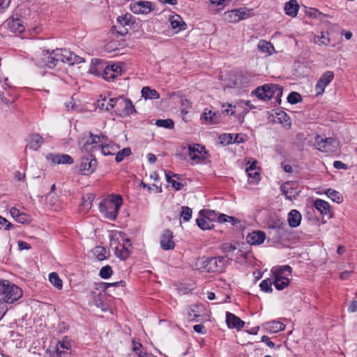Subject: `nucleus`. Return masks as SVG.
Listing matches in <instances>:
<instances>
[{
  "label": "nucleus",
  "instance_id": "obj_1",
  "mask_svg": "<svg viewBox=\"0 0 357 357\" xmlns=\"http://www.w3.org/2000/svg\"><path fill=\"white\" fill-rule=\"evenodd\" d=\"M122 204L123 199L121 196L113 195L109 199L103 200L99 204V209L105 218L114 220L118 215Z\"/></svg>",
  "mask_w": 357,
  "mask_h": 357
},
{
  "label": "nucleus",
  "instance_id": "obj_2",
  "mask_svg": "<svg viewBox=\"0 0 357 357\" xmlns=\"http://www.w3.org/2000/svg\"><path fill=\"white\" fill-rule=\"evenodd\" d=\"M22 296V290L6 280H0V301L13 303Z\"/></svg>",
  "mask_w": 357,
  "mask_h": 357
},
{
  "label": "nucleus",
  "instance_id": "obj_3",
  "mask_svg": "<svg viewBox=\"0 0 357 357\" xmlns=\"http://www.w3.org/2000/svg\"><path fill=\"white\" fill-rule=\"evenodd\" d=\"M132 18V15L128 13L119 16L116 20V24L111 29L112 32L116 33L118 36H126L128 33L127 26H130L134 23Z\"/></svg>",
  "mask_w": 357,
  "mask_h": 357
},
{
  "label": "nucleus",
  "instance_id": "obj_4",
  "mask_svg": "<svg viewBox=\"0 0 357 357\" xmlns=\"http://www.w3.org/2000/svg\"><path fill=\"white\" fill-rule=\"evenodd\" d=\"M226 266L224 257L207 258L202 261V268L208 273L222 272Z\"/></svg>",
  "mask_w": 357,
  "mask_h": 357
},
{
  "label": "nucleus",
  "instance_id": "obj_5",
  "mask_svg": "<svg viewBox=\"0 0 357 357\" xmlns=\"http://www.w3.org/2000/svg\"><path fill=\"white\" fill-rule=\"evenodd\" d=\"M337 143L333 137L323 138L319 135L315 137L314 146L316 148L324 153H331L335 151Z\"/></svg>",
  "mask_w": 357,
  "mask_h": 357
},
{
  "label": "nucleus",
  "instance_id": "obj_6",
  "mask_svg": "<svg viewBox=\"0 0 357 357\" xmlns=\"http://www.w3.org/2000/svg\"><path fill=\"white\" fill-rule=\"evenodd\" d=\"M252 9L240 8L226 13L225 16L230 22H237L252 16Z\"/></svg>",
  "mask_w": 357,
  "mask_h": 357
},
{
  "label": "nucleus",
  "instance_id": "obj_7",
  "mask_svg": "<svg viewBox=\"0 0 357 357\" xmlns=\"http://www.w3.org/2000/svg\"><path fill=\"white\" fill-rule=\"evenodd\" d=\"M97 164L95 157L92 154H87L82 158L80 172L84 175L90 174L95 171Z\"/></svg>",
  "mask_w": 357,
  "mask_h": 357
},
{
  "label": "nucleus",
  "instance_id": "obj_8",
  "mask_svg": "<svg viewBox=\"0 0 357 357\" xmlns=\"http://www.w3.org/2000/svg\"><path fill=\"white\" fill-rule=\"evenodd\" d=\"M276 87L275 84H264L258 86L252 93H254L259 99L263 100H271L273 98V89Z\"/></svg>",
  "mask_w": 357,
  "mask_h": 357
},
{
  "label": "nucleus",
  "instance_id": "obj_9",
  "mask_svg": "<svg viewBox=\"0 0 357 357\" xmlns=\"http://www.w3.org/2000/svg\"><path fill=\"white\" fill-rule=\"evenodd\" d=\"M334 78V73L333 71H326L321 77L318 79L315 85V91L317 96L324 93L325 88L331 82Z\"/></svg>",
  "mask_w": 357,
  "mask_h": 357
},
{
  "label": "nucleus",
  "instance_id": "obj_10",
  "mask_svg": "<svg viewBox=\"0 0 357 357\" xmlns=\"http://www.w3.org/2000/svg\"><path fill=\"white\" fill-rule=\"evenodd\" d=\"M268 225L270 229L275 230L278 234V239L285 235L287 229V224L278 216H271L268 221Z\"/></svg>",
  "mask_w": 357,
  "mask_h": 357
},
{
  "label": "nucleus",
  "instance_id": "obj_11",
  "mask_svg": "<svg viewBox=\"0 0 357 357\" xmlns=\"http://www.w3.org/2000/svg\"><path fill=\"white\" fill-rule=\"evenodd\" d=\"M89 71L91 73L96 75H102L107 81H110L115 78L113 67H109V66H107L104 68L103 67L93 66L91 67Z\"/></svg>",
  "mask_w": 357,
  "mask_h": 357
},
{
  "label": "nucleus",
  "instance_id": "obj_12",
  "mask_svg": "<svg viewBox=\"0 0 357 357\" xmlns=\"http://www.w3.org/2000/svg\"><path fill=\"white\" fill-rule=\"evenodd\" d=\"M189 151V156L192 160H197L199 162L200 160H204L206 157V151L205 147L201 146L200 144H192L188 146Z\"/></svg>",
  "mask_w": 357,
  "mask_h": 357
},
{
  "label": "nucleus",
  "instance_id": "obj_13",
  "mask_svg": "<svg viewBox=\"0 0 357 357\" xmlns=\"http://www.w3.org/2000/svg\"><path fill=\"white\" fill-rule=\"evenodd\" d=\"M173 233L169 229L165 230L160 238V245L162 250H173L175 247V243L172 240Z\"/></svg>",
  "mask_w": 357,
  "mask_h": 357
},
{
  "label": "nucleus",
  "instance_id": "obj_14",
  "mask_svg": "<svg viewBox=\"0 0 357 357\" xmlns=\"http://www.w3.org/2000/svg\"><path fill=\"white\" fill-rule=\"evenodd\" d=\"M78 146L82 153L91 154V153L97 150L95 145L92 144V140L86 133L83 134L82 137L78 139Z\"/></svg>",
  "mask_w": 357,
  "mask_h": 357
},
{
  "label": "nucleus",
  "instance_id": "obj_15",
  "mask_svg": "<svg viewBox=\"0 0 357 357\" xmlns=\"http://www.w3.org/2000/svg\"><path fill=\"white\" fill-rule=\"evenodd\" d=\"M46 158L48 161H50L52 164L70 165V164L73 163V158L68 154L48 153L46 155Z\"/></svg>",
  "mask_w": 357,
  "mask_h": 357
},
{
  "label": "nucleus",
  "instance_id": "obj_16",
  "mask_svg": "<svg viewBox=\"0 0 357 357\" xmlns=\"http://www.w3.org/2000/svg\"><path fill=\"white\" fill-rule=\"evenodd\" d=\"M226 322L229 328L241 329L244 326L245 322L238 317L229 312H226Z\"/></svg>",
  "mask_w": 357,
  "mask_h": 357
},
{
  "label": "nucleus",
  "instance_id": "obj_17",
  "mask_svg": "<svg viewBox=\"0 0 357 357\" xmlns=\"http://www.w3.org/2000/svg\"><path fill=\"white\" fill-rule=\"evenodd\" d=\"M131 10L135 13L147 14L152 10V3L150 1H138L135 3Z\"/></svg>",
  "mask_w": 357,
  "mask_h": 357
},
{
  "label": "nucleus",
  "instance_id": "obj_18",
  "mask_svg": "<svg viewBox=\"0 0 357 357\" xmlns=\"http://www.w3.org/2000/svg\"><path fill=\"white\" fill-rule=\"evenodd\" d=\"M265 238V233L262 231L257 230L247 236L246 241L250 245H259L264 241Z\"/></svg>",
  "mask_w": 357,
  "mask_h": 357
},
{
  "label": "nucleus",
  "instance_id": "obj_19",
  "mask_svg": "<svg viewBox=\"0 0 357 357\" xmlns=\"http://www.w3.org/2000/svg\"><path fill=\"white\" fill-rule=\"evenodd\" d=\"M44 143L43 138L38 133H34L29 135V143L26 149H29L33 151L38 150L42 144Z\"/></svg>",
  "mask_w": 357,
  "mask_h": 357
},
{
  "label": "nucleus",
  "instance_id": "obj_20",
  "mask_svg": "<svg viewBox=\"0 0 357 357\" xmlns=\"http://www.w3.org/2000/svg\"><path fill=\"white\" fill-rule=\"evenodd\" d=\"M263 328L271 333H276L278 332L284 331L285 328V325L278 321H271L264 323L262 325Z\"/></svg>",
  "mask_w": 357,
  "mask_h": 357
},
{
  "label": "nucleus",
  "instance_id": "obj_21",
  "mask_svg": "<svg viewBox=\"0 0 357 357\" xmlns=\"http://www.w3.org/2000/svg\"><path fill=\"white\" fill-rule=\"evenodd\" d=\"M126 98L123 96L119 98H112L111 101L114 105V110L111 112L112 114L122 116V109L124 107Z\"/></svg>",
  "mask_w": 357,
  "mask_h": 357
},
{
  "label": "nucleus",
  "instance_id": "obj_22",
  "mask_svg": "<svg viewBox=\"0 0 357 357\" xmlns=\"http://www.w3.org/2000/svg\"><path fill=\"white\" fill-rule=\"evenodd\" d=\"M100 99L97 101V108L102 111H107L110 112L112 109H114V105L111 102L112 100V98H107V97H102V95L100 96Z\"/></svg>",
  "mask_w": 357,
  "mask_h": 357
},
{
  "label": "nucleus",
  "instance_id": "obj_23",
  "mask_svg": "<svg viewBox=\"0 0 357 357\" xmlns=\"http://www.w3.org/2000/svg\"><path fill=\"white\" fill-rule=\"evenodd\" d=\"M53 54L58 59V61L67 63L70 65V58L72 56V52L66 49H56L53 50Z\"/></svg>",
  "mask_w": 357,
  "mask_h": 357
},
{
  "label": "nucleus",
  "instance_id": "obj_24",
  "mask_svg": "<svg viewBox=\"0 0 357 357\" xmlns=\"http://www.w3.org/2000/svg\"><path fill=\"white\" fill-rule=\"evenodd\" d=\"M314 206L321 215H328V218L331 217L330 214V205L327 202L318 199L314 201Z\"/></svg>",
  "mask_w": 357,
  "mask_h": 357
},
{
  "label": "nucleus",
  "instance_id": "obj_25",
  "mask_svg": "<svg viewBox=\"0 0 357 357\" xmlns=\"http://www.w3.org/2000/svg\"><path fill=\"white\" fill-rule=\"evenodd\" d=\"M301 214L296 209L291 210L288 215V223L291 227H296L301 224Z\"/></svg>",
  "mask_w": 357,
  "mask_h": 357
},
{
  "label": "nucleus",
  "instance_id": "obj_26",
  "mask_svg": "<svg viewBox=\"0 0 357 357\" xmlns=\"http://www.w3.org/2000/svg\"><path fill=\"white\" fill-rule=\"evenodd\" d=\"M8 24L10 29V30L14 33H21L24 32L25 28L22 24V22L18 17L12 20H8Z\"/></svg>",
  "mask_w": 357,
  "mask_h": 357
},
{
  "label": "nucleus",
  "instance_id": "obj_27",
  "mask_svg": "<svg viewBox=\"0 0 357 357\" xmlns=\"http://www.w3.org/2000/svg\"><path fill=\"white\" fill-rule=\"evenodd\" d=\"M273 284L278 290H282L289 285V280L287 278L276 274H273Z\"/></svg>",
  "mask_w": 357,
  "mask_h": 357
},
{
  "label": "nucleus",
  "instance_id": "obj_28",
  "mask_svg": "<svg viewBox=\"0 0 357 357\" xmlns=\"http://www.w3.org/2000/svg\"><path fill=\"white\" fill-rule=\"evenodd\" d=\"M197 225L202 230L212 229L214 227L213 221L210 220L209 216L202 215L196 220Z\"/></svg>",
  "mask_w": 357,
  "mask_h": 357
},
{
  "label": "nucleus",
  "instance_id": "obj_29",
  "mask_svg": "<svg viewBox=\"0 0 357 357\" xmlns=\"http://www.w3.org/2000/svg\"><path fill=\"white\" fill-rule=\"evenodd\" d=\"M169 22L172 28L174 29H178V31L185 30L186 29V24L183 22L180 15H174L169 17Z\"/></svg>",
  "mask_w": 357,
  "mask_h": 357
},
{
  "label": "nucleus",
  "instance_id": "obj_30",
  "mask_svg": "<svg viewBox=\"0 0 357 357\" xmlns=\"http://www.w3.org/2000/svg\"><path fill=\"white\" fill-rule=\"evenodd\" d=\"M299 8V6L296 0H290L286 3L284 6L285 13L287 15L295 17Z\"/></svg>",
  "mask_w": 357,
  "mask_h": 357
},
{
  "label": "nucleus",
  "instance_id": "obj_31",
  "mask_svg": "<svg viewBox=\"0 0 357 357\" xmlns=\"http://www.w3.org/2000/svg\"><path fill=\"white\" fill-rule=\"evenodd\" d=\"M142 96L145 99H158L159 93L155 89H151L149 86H144L142 89Z\"/></svg>",
  "mask_w": 357,
  "mask_h": 357
},
{
  "label": "nucleus",
  "instance_id": "obj_32",
  "mask_svg": "<svg viewBox=\"0 0 357 357\" xmlns=\"http://www.w3.org/2000/svg\"><path fill=\"white\" fill-rule=\"evenodd\" d=\"M93 253L99 261L105 260L109 256V253L107 252L106 249L102 246L95 247Z\"/></svg>",
  "mask_w": 357,
  "mask_h": 357
},
{
  "label": "nucleus",
  "instance_id": "obj_33",
  "mask_svg": "<svg viewBox=\"0 0 357 357\" xmlns=\"http://www.w3.org/2000/svg\"><path fill=\"white\" fill-rule=\"evenodd\" d=\"M130 254V250L126 247L125 243L123 244L121 248H116L115 255L121 260H125L128 258Z\"/></svg>",
  "mask_w": 357,
  "mask_h": 357
},
{
  "label": "nucleus",
  "instance_id": "obj_34",
  "mask_svg": "<svg viewBox=\"0 0 357 357\" xmlns=\"http://www.w3.org/2000/svg\"><path fill=\"white\" fill-rule=\"evenodd\" d=\"M245 171L248 174V176L250 178H256L257 177L259 176V173L258 170L257 169V162L255 161L252 163H248Z\"/></svg>",
  "mask_w": 357,
  "mask_h": 357
},
{
  "label": "nucleus",
  "instance_id": "obj_35",
  "mask_svg": "<svg viewBox=\"0 0 357 357\" xmlns=\"http://www.w3.org/2000/svg\"><path fill=\"white\" fill-rule=\"evenodd\" d=\"M135 112L136 110L132 101L128 98H126L124 107L122 109V116H129Z\"/></svg>",
  "mask_w": 357,
  "mask_h": 357
},
{
  "label": "nucleus",
  "instance_id": "obj_36",
  "mask_svg": "<svg viewBox=\"0 0 357 357\" xmlns=\"http://www.w3.org/2000/svg\"><path fill=\"white\" fill-rule=\"evenodd\" d=\"M89 136L92 140V144H93L97 149V150H100L101 148V146H103L102 144H99L100 143H103L105 140L106 139V137L103 135H93L91 132H89Z\"/></svg>",
  "mask_w": 357,
  "mask_h": 357
},
{
  "label": "nucleus",
  "instance_id": "obj_37",
  "mask_svg": "<svg viewBox=\"0 0 357 357\" xmlns=\"http://www.w3.org/2000/svg\"><path fill=\"white\" fill-rule=\"evenodd\" d=\"M326 195L331 199L332 201L337 202L338 204L342 203L343 201V197L340 194L339 192L333 190V189H328L326 191Z\"/></svg>",
  "mask_w": 357,
  "mask_h": 357
},
{
  "label": "nucleus",
  "instance_id": "obj_38",
  "mask_svg": "<svg viewBox=\"0 0 357 357\" xmlns=\"http://www.w3.org/2000/svg\"><path fill=\"white\" fill-rule=\"evenodd\" d=\"M69 344L64 342H59L56 347V353L60 357H68Z\"/></svg>",
  "mask_w": 357,
  "mask_h": 357
},
{
  "label": "nucleus",
  "instance_id": "obj_39",
  "mask_svg": "<svg viewBox=\"0 0 357 357\" xmlns=\"http://www.w3.org/2000/svg\"><path fill=\"white\" fill-rule=\"evenodd\" d=\"M49 280L50 282L58 289H61L63 286V282L59 278V275L55 273H51L49 275Z\"/></svg>",
  "mask_w": 357,
  "mask_h": 357
},
{
  "label": "nucleus",
  "instance_id": "obj_40",
  "mask_svg": "<svg viewBox=\"0 0 357 357\" xmlns=\"http://www.w3.org/2000/svg\"><path fill=\"white\" fill-rule=\"evenodd\" d=\"M259 50L264 53L271 54L272 51L274 50V47L270 42L265 40L260 41L258 45Z\"/></svg>",
  "mask_w": 357,
  "mask_h": 357
},
{
  "label": "nucleus",
  "instance_id": "obj_41",
  "mask_svg": "<svg viewBox=\"0 0 357 357\" xmlns=\"http://www.w3.org/2000/svg\"><path fill=\"white\" fill-rule=\"evenodd\" d=\"M155 125L158 127H163L167 129H172L174 127V123L171 119H158L155 121Z\"/></svg>",
  "mask_w": 357,
  "mask_h": 357
},
{
  "label": "nucleus",
  "instance_id": "obj_42",
  "mask_svg": "<svg viewBox=\"0 0 357 357\" xmlns=\"http://www.w3.org/2000/svg\"><path fill=\"white\" fill-rule=\"evenodd\" d=\"M273 281H272L271 279L266 278L261 282L259 287L261 291H265L266 293H271L273 291Z\"/></svg>",
  "mask_w": 357,
  "mask_h": 357
},
{
  "label": "nucleus",
  "instance_id": "obj_43",
  "mask_svg": "<svg viewBox=\"0 0 357 357\" xmlns=\"http://www.w3.org/2000/svg\"><path fill=\"white\" fill-rule=\"evenodd\" d=\"M142 345L139 342H135V340L132 341V351L137 354L139 357H148L149 355L146 351H143L142 349Z\"/></svg>",
  "mask_w": 357,
  "mask_h": 357
},
{
  "label": "nucleus",
  "instance_id": "obj_44",
  "mask_svg": "<svg viewBox=\"0 0 357 357\" xmlns=\"http://www.w3.org/2000/svg\"><path fill=\"white\" fill-rule=\"evenodd\" d=\"M192 211L188 206H182L181 211L180 213L181 218H183V221L187 222L192 218Z\"/></svg>",
  "mask_w": 357,
  "mask_h": 357
},
{
  "label": "nucleus",
  "instance_id": "obj_45",
  "mask_svg": "<svg viewBox=\"0 0 357 357\" xmlns=\"http://www.w3.org/2000/svg\"><path fill=\"white\" fill-rule=\"evenodd\" d=\"M130 154L131 149L128 147L124 148L117 153L115 160L117 162H120L124 159L125 157L129 156Z\"/></svg>",
  "mask_w": 357,
  "mask_h": 357
},
{
  "label": "nucleus",
  "instance_id": "obj_46",
  "mask_svg": "<svg viewBox=\"0 0 357 357\" xmlns=\"http://www.w3.org/2000/svg\"><path fill=\"white\" fill-rule=\"evenodd\" d=\"M287 101L291 104H296L302 101V97L298 92L292 91L289 94Z\"/></svg>",
  "mask_w": 357,
  "mask_h": 357
},
{
  "label": "nucleus",
  "instance_id": "obj_47",
  "mask_svg": "<svg viewBox=\"0 0 357 357\" xmlns=\"http://www.w3.org/2000/svg\"><path fill=\"white\" fill-rule=\"evenodd\" d=\"M59 61L58 59L55 56V54H53V51L50 53L49 56H47L45 63L46 66L50 68H52L57 66Z\"/></svg>",
  "mask_w": 357,
  "mask_h": 357
},
{
  "label": "nucleus",
  "instance_id": "obj_48",
  "mask_svg": "<svg viewBox=\"0 0 357 357\" xmlns=\"http://www.w3.org/2000/svg\"><path fill=\"white\" fill-rule=\"evenodd\" d=\"M112 273L113 271L112 267L109 265H106L100 269L99 275L103 279H108L111 277Z\"/></svg>",
  "mask_w": 357,
  "mask_h": 357
},
{
  "label": "nucleus",
  "instance_id": "obj_49",
  "mask_svg": "<svg viewBox=\"0 0 357 357\" xmlns=\"http://www.w3.org/2000/svg\"><path fill=\"white\" fill-rule=\"evenodd\" d=\"M82 206L86 209L89 210L91 208L92 202L94 199V196L93 194H87L86 197H83Z\"/></svg>",
  "mask_w": 357,
  "mask_h": 357
},
{
  "label": "nucleus",
  "instance_id": "obj_50",
  "mask_svg": "<svg viewBox=\"0 0 357 357\" xmlns=\"http://www.w3.org/2000/svg\"><path fill=\"white\" fill-rule=\"evenodd\" d=\"M273 98H275L276 102L280 105L281 103V97L282 96L283 89L281 86L276 84V87L273 89Z\"/></svg>",
  "mask_w": 357,
  "mask_h": 357
},
{
  "label": "nucleus",
  "instance_id": "obj_51",
  "mask_svg": "<svg viewBox=\"0 0 357 357\" xmlns=\"http://www.w3.org/2000/svg\"><path fill=\"white\" fill-rule=\"evenodd\" d=\"M277 118L280 121L281 123H284V125H291L290 117L286 112L281 111L279 113H277Z\"/></svg>",
  "mask_w": 357,
  "mask_h": 357
},
{
  "label": "nucleus",
  "instance_id": "obj_52",
  "mask_svg": "<svg viewBox=\"0 0 357 357\" xmlns=\"http://www.w3.org/2000/svg\"><path fill=\"white\" fill-rule=\"evenodd\" d=\"M286 271L291 273V267L289 265L278 266L275 268V271H273V273L278 275H282Z\"/></svg>",
  "mask_w": 357,
  "mask_h": 357
},
{
  "label": "nucleus",
  "instance_id": "obj_53",
  "mask_svg": "<svg viewBox=\"0 0 357 357\" xmlns=\"http://www.w3.org/2000/svg\"><path fill=\"white\" fill-rule=\"evenodd\" d=\"M100 150H101L102 153L105 155H113L114 153H112V151L115 150V148L114 145L105 144L101 146Z\"/></svg>",
  "mask_w": 357,
  "mask_h": 357
},
{
  "label": "nucleus",
  "instance_id": "obj_54",
  "mask_svg": "<svg viewBox=\"0 0 357 357\" xmlns=\"http://www.w3.org/2000/svg\"><path fill=\"white\" fill-rule=\"evenodd\" d=\"M236 250V247L234 245L229 243H223L221 246V250L224 253L229 254L230 252H234Z\"/></svg>",
  "mask_w": 357,
  "mask_h": 357
},
{
  "label": "nucleus",
  "instance_id": "obj_55",
  "mask_svg": "<svg viewBox=\"0 0 357 357\" xmlns=\"http://www.w3.org/2000/svg\"><path fill=\"white\" fill-rule=\"evenodd\" d=\"M314 41L318 45H328L330 42V40L328 38L325 37L322 34L321 36H315L314 38Z\"/></svg>",
  "mask_w": 357,
  "mask_h": 357
},
{
  "label": "nucleus",
  "instance_id": "obj_56",
  "mask_svg": "<svg viewBox=\"0 0 357 357\" xmlns=\"http://www.w3.org/2000/svg\"><path fill=\"white\" fill-rule=\"evenodd\" d=\"M213 114H214L213 112H212L211 109L206 108L202 114L201 119H204L206 122L208 123L210 120L212 119L211 116H213Z\"/></svg>",
  "mask_w": 357,
  "mask_h": 357
},
{
  "label": "nucleus",
  "instance_id": "obj_57",
  "mask_svg": "<svg viewBox=\"0 0 357 357\" xmlns=\"http://www.w3.org/2000/svg\"><path fill=\"white\" fill-rule=\"evenodd\" d=\"M82 62H84V59L72 52V56L70 58V65L77 64Z\"/></svg>",
  "mask_w": 357,
  "mask_h": 357
},
{
  "label": "nucleus",
  "instance_id": "obj_58",
  "mask_svg": "<svg viewBox=\"0 0 357 357\" xmlns=\"http://www.w3.org/2000/svg\"><path fill=\"white\" fill-rule=\"evenodd\" d=\"M123 283H124V282L122 280L120 282H112V283L100 282L99 284V286H100V288L102 289L103 290H106L109 287H117Z\"/></svg>",
  "mask_w": 357,
  "mask_h": 357
},
{
  "label": "nucleus",
  "instance_id": "obj_59",
  "mask_svg": "<svg viewBox=\"0 0 357 357\" xmlns=\"http://www.w3.org/2000/svg\"><path fill=\"white\" fill-rule=\"evenodd\" d=\"M16 221L22 224L29 223L31 221V217L24 213H21Z\"/></svg>",
  "mask_w": 357,
  "mask_h": 357
},
{
  "label": "nucleus",
  "instance_id": "obj_60",
  "mask_svg": "<svg viewBox=\"0 0 357 357\" xmlns=\"http://www.w3.org/2000/svg\"><path fill=\"white\" fill-rule=\"evenodd\" d=\"M222 144H229L233 142V135L224 134L220 137Z\"/></svg>",
  "mask_w": 357,
  "mask_h": 357
},
{
  "label": "nucleus",
  "instance_id": "obj_61",
  "mask_svg": "<svg viewBox=\"0 0 357 357\" xmlns=\"http://www.w3.org/2000/svg\"><path fill=\"white\" fill-rule=\"evenodd\" d=\"M199 213H200L201 215L209 216L210 217V220H211V221L213 220V219H214L216 217H218L217 214L215 213V212L214 211H210V210L201 211Z\"/></svg>",
  "mask_w": 357,
  "mask_h": 357
},
{
  "label": "nucleus",
  "instance_id": "obj_62",
  "mask_svg": "<svg viewBox=\"0 0 357 357\" xmlns=\"http://www.w3.org/2000/svg\"><path fill=\"white\" fill-rule=\"evenodd\" d=\"M220 116L221 114L219 112H214L211 116L212 119L210 120L208 123L213 125L219 123L220 122Z\"/></svg>",
  "mask_w": 357,
  "mask_h": 357
},
{
  "label": "nucleus",
  "instance_id": "obj_63",
  "mask_svg": "<svg viewBox=\"0 0 357 357\" xmlns=\"http://www.w3.org/2000/svg\"><path fill=\"white\" fill-rule=\"evenodd\" d=\"M333 167L337 169L347 170L348 169V166L347 164L342 162V161H339V160H335L333 162Z\"/></svg>",
  "mask_w": 357,
  "mask_h": 357
},
{
  "label": "nucleus",
  "instance_id": "obj_64",
  "mask_svg": "<svg viewBox=\"0 0 357 357\" xmlns=\"http://www.w3.org/2000/svg\"><path fill=\"white\" fill-rule=\"evenodd\" d=\"M261 342H264L270 348H274L275 346V343L267 335L261 337Z\"/></svg>",
  "mask_w": 357,
  "mask_h": 357
}]
</instances>
